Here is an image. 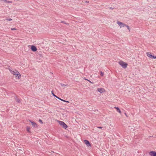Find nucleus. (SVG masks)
I'll return each mask as SVG.
<instances>
[{
	"mask_svg": "<svg viewBox=\"0 0 156 156\" xmlns=\"http://www.w3.org/2000/svg\"><path fill=\"white\" fill-rule=\"evenodd\" d=\"M8 69L12 74L15 76L16 79H19L20 78L21 75L17 70L12 69L10 66L8 67Z\"/></svg>",
	"mask_w": 156,
	"mask_h": 156,
	"instance_id": "nucleus-1",
	"label": "nucleus"
},
{
	"mask_svg": "<svg viewBox=\"0 0 156 156\" xmlns=\"http://www.w3.org/2000/svg\"><path fill=\"white\" fill-rule=\"evenodd\" d=\"M58 122L59 124L62 126L63 128L65 129H66L68 127L67 125L64 122L60 121H58Z\"/></svg>",
	"mask_w": 156,
	"mask_h": 156,
	"instance_id": "nucleus-2",
	"label": "nucleus"
},
{
	"mask_svg": "<svg viewBox=\"0 0 156 156\" xmlns=\"http://www.w3.org/2000/svg\"><path fill=\"white\" fill-rule=\"evenodd\" d=\"M119 64L124 68H126L127 66V64L122 61H120L119 62Z\"/></svg>",
	"mask_w": 156,
	"mask_h": 156,
	"instance_id": "nucleus-3",
	"label": "nucleus"
},
{
	"mask_svg": "<svg viewBox=\"0 0 156 156\" xmlns=\"http://www.w3.org/2000/svg\"><path fill=\"white\" fill-rule=\"evenodd\" d=\"M117 23L118 24L119 26H120V28L125 27L126 25L124 23L119 21H117Z\"/></svg>",
	"mask_w": 156,
	"mask_h": 156,
	"instance_id": "nucleus-4",
	"label": "nucleus"
},
{
	"mask_svg": "<svg viewBox=\"0 0 156 156\" xmlns=\"http://www.w3.org/2000/svg\"><path fill=\"white\" fill-rule=\"evenodd\" d=\"M149 153L151 156H156V151H150Z\"/></svg>",
	"mask_w": 156,
	"mask_h": 156,
	"instance_id": "nucleus-5",
	"label": "nucleus"
},
{
	"mask_svg": "<svg viewBox=\"0 0 156 156\" xmlns=\"http://www.w3.org/2000/svg\"><path fill=\"white\" fill-rule=\"evenodd\" d=\"M84 141L85 143L86 144L87 147H91V144H90L89 141L88 140H84Z\"/></svg>",
	"mask_w": 156,
	"mask_h": 156,
	"instance_id": "nucleus-6",
	"label": "nucleus"
},
{
	"mask_svg": "<svg viewBox=\"0 0 156 156\" xmlns=\"http://www.w3.org/2000/svg\"><path fill=\"white\" fill-rule=\"evenodd\" d=\"M1 3H12V1H7L6 0H1Z\"/></svg>",
	"mask_w": 156,
	"mask_h": 156,
	"instance_id": "nucleus-7",
	"label": "nucleus"
},
{
	"mask_svg": "<svg viewBox=\"0 0 156 156\" xmlns=\"http://www.w3.org/2000/svg\"><path fill=\"white\" fill-rule=\"evenodd\" d=\"M31 50L33 51H35L37 50V48L34 45H32L31 46Z\"/></svg>",
	"mask_w": 156,
	"mask_h": 156,
	"instance_id": "nucleus-8",
	"label": "nucleus"
},
{
	"mask_svg": "<svg viewBox=\"0 0 156 156\" xmlns=\"http://www.w3.org/2000/svg\"><path fill=\"white\" fill-rule=\"evenodd\" d=\"M30 122L31 123L32 126L34 127H37V124L34 121H32L31 120H29Z\"/></svg>",
	"mask_w": 156,
	"mask_h": 156,
	"instance_id": "nucleus-9",
	"label": "nucleus"
},
{
	"mask_svg": "<svg viewBox=\"0 0 156 156\" xmlns=\"http://www.w3.org/2000/svg\"><path fill=\"white\" fill-rule=\"evenodd\" d=\"M97 90L98 92H100L101 93L105 91L104 89L102 88H98Z\"/></svg>",
	"mask_w": 156,
	"mask_h": 156,
	"instance_id": "nucleus-10",
	"label": "nucleus"
},
{
	"mask_svg": "<svg viewBox=\"0 0 156 156\" xmlns=\"http://www.w3.org/2000/svg\"><path fill=\"white\" fill-rule=\"evenodd\" d=\"M114 108H115L117 110L118 112L119 113H121V111L119 108V107H115Z\"/></svg>",
	"mask_w": 156,
	"mask_h": 156,
	"instance_id": "nucleus-11",
	"label": "nucleus"
},
{
	"mask_svg": "<svg viewBox=\"0 0 156 156\" xmlns=\"http://www.w3.org/2000/svg\"><path fill=\"white\" fill-rule=\"evenodd\" d=\"M147 56L148 57H149V58H152V57L153 56L152 55L150 54L149 52H147Z\"/></svg>",
	"mask_w": 156,
	"mask_h": 156,
	"instance_id": "nucleus-12",
	"label": "nucleus"
},
{
	"mask_svg": "<svg viewBox=\"0 0 156 156\" xmlns=\"http://www.w3.org/2000/svg\"><path fill=\"white\" fill-rule=\"evenodd\" d=\"M16 101L18 103H20L21 102L19 98H15Z\"/></svg>",
	"mask_w": 156,
	"mask_h": 156,
	"instance_id": "nucleus-13",
	"label": "nucleus"
},
{
	"mask_svg": "<svg viewBox=\"0 0 156 156\" xmlns=\"http://www.w3.org/2000/svg\"><path fill=\"white\" fill-rule=\"evenodd\" d=\"M58 98V99H59L61 100V101H63L64 102H68V103L69 102V101H68L65 100H64L62 99L61 98Z\"/></svg>",
	"mask_w": 156,
	"mask_h": 156,
	"instance_id": "nucleus-14",
	"label": "nucleus"
},
{
	"mask_svg": "<svg viewBox=\"0 0 156 156\" xmlns=\"http://www.w3.org/2000/svg\"><path fill=\"white\" fill-rule=\"evenodd\" d=\"M60 84L62 87H65L67 86V85H66L62 83H60Z\"/></svg>",
	"mask_w": 156,
	"mask_h": 156,
	"instance_id": "nucleus-15",
	"label": "nucleus"
},
{
	"mask_svg": "<svg viewBox=\"0 0 156 156\" xmlns=\"http://www.w3.org/2000/svg\"><path fill=\"white\" fill-rule=\"evenodd\" d=\"M30 127H29V126H27V131L28 132H30Z\"/></svg>",
	"mask_w": 156,
	"mask_h": 156,
	"instance_id": "nucleus-16",
	"label": "nucleus"
},
{
	"mask_svg": "<svg viewBox=\"0 0 156 156\" xmlns=\"http://www.w3.org/2000/svg\"><path fill=\"white\" fill-rule=\"evenodd\" d=\"M51 93L53 95V96L55 97V98H59L58 97V96H56V95H55L53 93V91H51Z\"/></svg>",
	"mask_w": 156,
	"mask_h": 156,
	"instance_id": "nucleus-17",
	"label": "nucleus"
},
{
	"mask_svg": "<svg viewBox=\"0 0 156 156\" xmlns=\"http://www.w3.org/2000/svg\"><path fill=\"white\" fill-rule=\"evenodd\" d=\"M125 27H126L127 29L129 30V31H130V28L127 25H126V26Z\"/></svg>",
	"mask_w": 156,
	"mask_h": 156,
	"instance_id": "nucleus-18",
	"label": "nucleus"
},
{
	"mask_svg": "<svg viewBox=\"0 0 156 156\" xmlns=\"http://www.w3.org/2000/svg\"><path fill=\"white\" fill-rule=\"evenodd\" d=\"M6 20H7L9 21H10L12 20V19L9 18V19H6Z\"/></svg>",
	"mask_w": 156,
	"mask_h": 156,
	"instance_id": "nucleus-19",
	"label": "nucleus"
},
{
	"mask_svg": "<svg viewBox=\"0 0 156 156\" xmlns=\"http://www.w3.org/2000/svg\"><path fill=\"white\" fill-rule=\"evenodd\" d=\"M100 75L101 76H103L104 75V73L102 72H101Z\"/></svg>",
	"mask_w": 156,
	"mask_h": 156,
	"instance_id": "nucleus-20",
	"label": "nucleus"
},
{
	"mask_svg": "<svg viewBox=\"0 0 156 156\" xmlns=\"http://www.w3.org/2000/svg\"><path fill=\"white\" fill-rule=\"evenodd\" d=\"M39 122H41V124H43V122L42 121V120L41 119H39Z\"/></svg>",
	"mask_w": 156,
	"mask_h": 156,
	"instance_id": "nucleus-21",
	"label": "nucleus"
},
{
	"mask_svg": "<svg viewBox=\"0 0 156 156\" xmlns=\"http://www.w3.org/2000/svg\"><path fill=\"white\" fill-rule=\"evenodd\" d=\"M11 30H16V29L15 28H11Z\"/></svg>",
	"mask_w": 156,
	"mask_h": 156,
	"instance_id": "nucleus-22",
	"label": "nucleus"
},
{
	"mask_svg": "<svg viewBox=\"0 0 156 156\" xmlns=\"http://www.w3.org/2000/svg\"><path fill=\"white\" fill-rule=\"evenodd\" d=\"M61 23H65L66 24H68V23H66L64 21H62L61 22Z\"/></svg>",
	"mask_w": 156,
	"mask_h": 156,
	"instance_id": "nucleus-23",
	"label": "nucleus"
},
{
	"mask_svg": "<svg viewBox=\"0 0 156 156\" xmlns=\"http://www.w3.org/2000/svg\"><path fill=\"white\" fill-rule=\"evenodd\" d=\"M152 58H156V56H154V55H153L152 57Z\"/></svg>",
	"mask_w": 156,
	"mask_h": 156,
	"instance_id": "nucleus-24",
	"label": "nucleus"
},
{
	"mask_svg": "<svg viewBox=\"0 0 156 156\" xmlns=\"http://www.w3.org/2000/svg\"><path fill=\"white\" fill-rule=\"evenodd\" d=\"M84 80H88V81H89L90 82V83H91V81H90V80H87V79H86V78H84Z\"/></svg>",
	"mask_w": 156,
	"mask_h": 156,
	"instance_id": "nucleus-25",
	"label": "nucleus"
},
{
	"mask_svg": "<svg viewBox=\"0 0 156 156\" xmlns=\"http://www.w3.org/2000/svg\"><path fill=\"white\" fill-rule=\"evenodd\" d=\"M98 128L100 129H101L102 128V127L101 126H98Z\"/></svg>",
	"mask_w": 156,
	"mask_h": 156,
	"instance_id": "nucleus-26",
	"label": "nucleus"
},
{
	"mask_svg": "<svg viewBox=\"0 0 156 156\" xmlns=\"http://www.w3.org/2000/svg\"><path fill=\"white\" fill-rule=\"evenodd\" d=\"M110 9H113L112 7H110Z\"/></svg>",
	"mask_w": 156,
	"mask_h": 156,
	"instance_id": "nucleus-27",
	"label": "nucleus"
}]
</instances>
